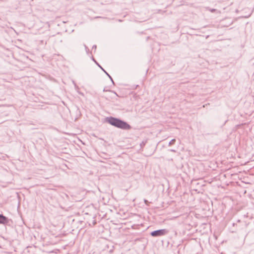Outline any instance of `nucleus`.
I'll list each match as a JSON object with an SVG mask.
<instances>
[{"label": "nucleus", "mask_w": 254, "mask_h": 254, "mask_svg": "<svg viewBox=\"0 0 254 254\" xmlns=\"http://www.w3.org/2000/svg\"><path fill=\"white\" fill-rule=\"evenodd\" d=\"M108 123L112 126L123 129H130L131 127L125 122L117 118L111 117L108 120Z\"/></svg>", "instance_id": "obj_1"}, {"label": "nucleus", "mask_w": 254, "mask_h": 254, "mask_svg": "<svg viewBox=\"0 0 254 254\" xmlns=\"http://www.w3.org/2000/svg\"><path fill=\"white\" fill-rule=\"evenodd\" d=\"M168 232L166 229H160L152 232L151 235L152 237H160L167 234Z\"/></svg>", "instance_id": "obj_2"}, {"label": "nucleus", "mask_w": 254, "mask_h": 254, "mask_svg": "<svg viewBox=\"0 0 254 254\" xmlns=\"http://www.w3.org/2000/svg\"><path fill=\"white\" fill-rule=\"evenodd\" d=\"M9 222L8 219L2 214H0V224H7Z\"/></svg>", "instance_id": "obj_3"}, {"label": "nucleus", "mask_w": 254, "mask_h": 254, "mask_svg": "<svg viewBox=\"0 0 254 254\" xmlns=\"http://www.w3.org/2000/svg\"><path fill=\"white\" fill-rule=\"evenodd\" d=\"M176 142V139H172L169 143V146H171L173 144H174L175 143V142Z\"/></svg>", "instance_id": "obj_4"}, {"label": "nucleus", "mask_w": 254, "mask_h": 254, "mask_svg": "<svg viewBox=\"0 0 254 254\" xmlns=\"http://www.w3.org/2000/svg\"><path fill=\"white\" fill-rule=\"evenodd\" d=\"M102 69H103V70L106 72V73L108 75V76H109V77H110V78L111 79V80L112 81V82H113V79H112V77L110 76V75H109L108 73H107V72H106V71H105V70H104L102 68Z\"/></svg>", "instance_id": "obj_5"}, {"label": "nucleus", "mask_w": 254, "mask_h": 254, "mask_svg": "<svg viewBox=\"0 0 254 254\" xmlns=\"http://www.w3.org/2000/svg\"><path fill=\"white\" fill-rule=\"evenodd\" d=\"M171 151H172V152H176V151H175V150H174V149H171Z\"/></svg>", "instance_id": "obj_6"}, {"label": "nucleus", "mask_w": 254, "mask_h": 254, "mask_svg": "<svg viewBox=\"0 0 254 254\" xmlns=\"http://www.w3.org/2000/svg\"><path fill=\"white\" fill-rule=\"evenodd\" d=\"M211 11L212 12H213V11H215V9H213L211 10Z\"/></svg>", "instance_id": "obj_7"}, {"label": "nucleus", "mask_w": 254, "mask_h": 254, "mask_svg": "<svg viewBox=\"0 0 254 254\" xmlns=\"http://www.w3.org/2000/svg\"><path fill=\"white\" fill-rule=\"evenodd\" d=\"M144 202H145V203H147V200H144Z\"/></svg>", "instance_id": "obj_8"}, {"label": "nucleus", "mask_w": 254, "mask_h": 254, "mask_svg": "<svg viewBox=\"0 0 254 254\" xmlns=\"http://www.w3.org/2000/svg\"><path fill=\"white\" fill-rule=\"evenodd\" d=\"M96 18H103V17H101V16H98V17H96Z\"/></svg>", "instance_id": "obj_9"}]
</instances>
